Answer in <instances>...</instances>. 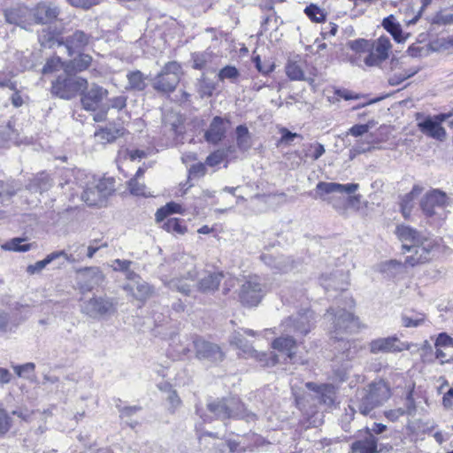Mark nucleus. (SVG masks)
Listing matches in <instances>:
<instances>
[{
    "label": "nucleus",
    "instance_id": "nucleus-1",
    "mask_svg": "<svg viewBox=\"0 0 453 453\" xmlns=\"http://www.w3.org/2000/svg\"><path fill=\"white\" fill-rule=\"evenodd\" d=\"M345 299L344 308L340 306L336 309L330 307L325 318L331 322L329 328L331 338L342 342L343 345L342 355L348 360H350L357 354V349L352 347L353 342L345 341V336L358 330L359 321L350 311L347 310V308L350 310L354 307V300L350 297H346Z\"/></svg>",
    "mask_w": 453,
    "mask_h": 453
},
{
    "label": "nucleus",
    "instance_id": "nucleus-2",
    "mask_svg": "<svg viewBox=\"0 0 453 453\" xmlns=\"http://www.w3.org/2000/svg\"><path fill=\"white\" fill-rule=\"evenodd\" d=\"M391 396L389 385L382 380L372 381L356 395V400L349 405L350 418L357 411L362 415L367 416L377 407L382 405Z\"/></svg>",
    "mask_w": 453,
    "mask_h": 453
},
{
    "label": "nucleus",
    "instance_id": "nucleus-3",
    "mask_svg": "<svg viewBox=\"0 0 453 453\" xmlns=\"http://www.w3.org/2000/svg\"><path fill=\"white\" fill-rule=\"evenodd\" d=\"M357 188L358 184L356 183L340 184L319 181L316 186V193L323 201L332 204L336 211L342 212L346 209L347 202L352 199V197L346 198L343 195L353 194Z\"/></svg>",
    "mask_w": 453,
    "mask_h": 453
},
{
    "label": "nucleus",
    "instance_id": "nucleus-4",
    "mask_svg": "<svg viewBox=\"0 0 453 453\" xmlns=\"http://www.w3.org/2000/svg\"><path fill=\"white\" fill-rule=\"evenodd\" d=\"M208 410L217 418L225 420L227 418H241L247 422L255 421L257 415L248 411L241 400L237 397L223 398L208 403Z\"/></svg>",
    "mask_w": 453,
    "mask_h": 453
},
{
    "label": "nucleus",
    "instance_id": "nucleus-5",
    "mask_svg": "<svg viewBox=\"0 0 453 453\" xmlns=\"http://www.w3.org/2000/svg\"><path fill=\"white\" fill-rule=\"evenodd\" d=\"M182 266L178 268V274L171 279H163V282L169 289L188 296L197 277V272L193 257L187 256L182 257Z\"/></svg>",
    "mask_w": 453,
    "mask_h": 453
},
{
    "label": "nucleus",
    "instance_id": "nucleus-6",
    "mask_svg": "<svg viewBox=\"0 0 453 453\" xmlns=\"http://www.w3.org/2000/svg\"><path fill=\"white\" fill-rule=\"evenodd\" d=\"M88 88L86 79L76 75H59L51 85V93L65 100L75 97L79 93Z\"/></svg>",
    "mask_w": 453,
    "mask_h": 453
},
{
    "label": "nucleus",
    "instance_id": "nucleus-7",
    "mask_svg": "<svg viewBox=\"0 0 453 453\" xmlns=\"http://www.w3.org/2000/svg\"><path fill=\"white\" fill-rule=\"evenodd\" d=\"M453 199L440 189H433L427 192L420 201V208L427 217L438 216L445 218V210L451 206Z\"/></svg>",
    "mask_w": 453,
    "mask_h": 453
},
{
    "label": "nucleus",
    "instance_id": "nucleus-8",
    "mask_svg": "<svg viewBox=\"0 0 453 453\" xmlns=\"http://www.w3.org/2000/svg\"><path fill=\"white\" fill-rule=\"evenodd\" d=\"M435 247V241L428 237L422 240V242H419V243L403 244V250L404 252L411 253L406 257L405 264L413 267L430 261L433 250Z\"/></svg>",
    "mask_w": 453,
    "mask_h": 453
},
{
    "label": "nucleus",
    "instance_id": "nucleus-9",
    "mask_svg": "<svg viewBox=\"0 0 453 453\" xmlns=\"http://www.w3.org/2000/svg\"><path fill=\"white\" fill-rule=\"evenodd\" d=\"M313 321V311L306 309L296 315L289 316L281 323L280 326L283 333L303 336L311 331Z\"/></svg>",
    "mask_w": 453,
    "mask_h": 453
},
{
    "label": "nucleus",
    "instance_id": "nucleus-10",
    "mask_svg": "<svg viewBox=\"0 0 453 453\" xmlns=\"http://www.w3.org/2000/svg\"><path fill=\"white\" fill-rule=\"evenodd\" d=\"M267 291L266 286L257 275L250 276L242 285L240 290L241 302L248 306H257Z\"/></svg>",
    "mask_w": 453,
    "mask_h": 453
},
{
    "label": "nucleus",
    "instance_id": "nucleus-11",
    "mask_svg": "<svg viewBox=\"0 0 453 453\" xmlns=\"http://www.w3.org/2000/svg\"><path fill=\"white\" fill-rule=\"evenodd\" d=\"M181 67L175 61L165 65L161 72L155 78L154 88L162 92H172L180 82Z\"/></svg>",
    "mask_w": 453,
    "mask_h": 453
},
{
    "label": "nucleus",
    "instance_id": "nucleus-12",
    "mask_svg": "<svg viewBox=\"0 0 453 453\" xmlns=\"http://www.w3.org/2000/svg\"><path fill=\"white\" fill-rule=\"evenodd\" d=\"M193 343L196 349V356L199 360L215 364L224 359V353L217 344L201 338L194 340Z\"/></svg>",
    "mask_w": 453,
    "mask_h": 453
},
{
    "label": "nucleus",
    "instance_id": "nucleus-13",
    "mask_svg": "<svg viewBox=\"0 0 453 453\" xmlns=\"http://www.w3.org/2000/svg\"><path fill=\"white\" fill-rule=\"evenodd\" d=\"M370 352L378 353H395L410 349V343L401 342L396 336H388L377 338L369 343Z\"/></svg>",
    "mask_w": 453,
    "mask_h": 453
},
{
    "label": "nucleus",
    "instance_id": "nucleus-14",
    "mask_svg": "<svg viewBox=\"0 0 453 453\" xmlns=\"http://www.w3.org/2000/svg\"><path fill=\"white\" fill-rule=\"evenodd\" d=\"M114 303L110 297H92L82 304V311L89 317L103 316L114 311Z\"/></svg>",
    "mask_w": 453,
    "mask_h": 453
},
{
    "label": "nucleus",
    "instance_id": "nucleus-15",
    "mask_svg": "<svg viewBox=\"0 0 453 453\" xmlns=\"http://www.w3.org/2000/svg\"><path fill=\"white\" fill-rule=\"evenodd\" d=\"M6 22L17 25L24 29L33 24L32 9L25 5H17L4 11Z\"/></svg>",
    "mask_w": 453,
    "mask_h": 453
},
{
    "label": "nucleus",
    "instance_id": "nucleus-16",
    "mask_svg": "<svg viewBox=\"0 0 453 453\" xmlns=\"http://www.w3.org/2000/svg\"><path fill=\"white\" fill-rule=\"evenodd\" d=\"M445 119L444 115H438L435 119L428 116L418 123V127L424 134L439 141H443L446 137V131L441 123Z\"/></svg>",
    "mask_w": 453,
    "mask_h": 453
},
{
    "label": "nucleus",
    "instance_id": "nucleus-17",
    "mask_svg": "<svg viewBox=\"0 0 453 453\" xmlns=\"http://www.w3.org/2000/svg\"><path fill=\"white\" fill-rule=\"evenodd\" d=\"M81 96L83 108L87 111H96L103 99L108 96V90L94 83L87 91L81 92Z\"/></svg>",
    "mask_w": 453,
    "mask_h": 453
},
{
    "label": "nucleus",
    "instance_id": "nucleus-18",
    "mask_svg": "<svg viewBox=\"0 0 453 453\" xmlns=\"http://www.w3.org/2000/svg\"><path fill=\"white\" fill-rule=\"evenodd\" d=\"M60 13L53 4L39 3L32 9L33 24H48L56 20Z\"/></svg>",
    "mask_w": 453,
    "mask_h": 453
},
{
    "label": "nucleus",
    "instance_id": "nucleus-19",
    "mask_svg": "<svg viewBox=\"0 0 453 453\" xmlns=\"http://www.w3.org/2000/svg\"><path fill=\"white\" fill-rule=\"evenodd\" d=\"M78 273L81 276L80 286L83 291H91L104 281V275L98 267L81 268Z\"/></svg>",
    "mask_w": 453,
    "mask_h": 453
},
{
    "label": "nucleus",
    "instance_id": "nucleus-20",
    "mask_svg": "<svg viewBox=\"0 0 453 453\" xmlns=\"http://www.w3.org/2000/svg\"><path fill=\"white\" fill-rule=\"evenodd\" d=\"M226 123H228V121L225 120L223 118L219 116L214 117L204 133L205 141L214 145L221 142L226 136Z\"/></svg>",
    "mask_w": 453,
    "mask_h": 453
},
{
    "label": "nucleus",
    "instance_id": "nucleus-21",
    "mask_svg": "<svg viewBox=\"0 0 453 453\" xmlns=\"http://www.w3.org/2000/svg\"><path fill=\"white\" fill-rule=\"evenodd\" d=\"M90 40V35L81 30H76L72 35L66 36L63 43L65 45L69 55H73L83 50Z\"/></svg>",
    "mask_w": 453,
    "mask_h": 453
},
{
    "label": "nucleus",
    "instance_id": "nucleus-22",
    "mask_svg": "<svg viewBox=\"0 0 453 453\" xmlns=\"http://www.w3.org/2000/svg\"><path fill=\"white\" fill-rule=\"evenodd\" d=\"M307 388L316 392V397L320 403L332 406L334 403L335 390L334 386L324 384L318 386L312 382L306 384Z\"/></svg>",
    "mask_w": 453,
    "mask_h": 453
},
{
    "label": "nucleus",
    "instance_id": "nucleus-23",
    "mask_svg": "<svg viewBox=\"0 0 453 453\" xmlns=\"http://www.w3.org/2000/svg\"><path fill=\"white\" fill-rule=\"evenodd\" d=\"M377 438L371 433L361 440H357L350 446V453H379Z\"/></svg>",
    "mask_w": 453,
    "mask_h": 453
},
{
    "label": "nucleus",
    "instance_id": "nucleus-24",
    "mask_svg": "<svg viewBox=\"0 0 453 453\" xmlns=\"http://www.w3.org/2000/svg\"><path fill=\"white\" fill-rule=\"evenodd\" d=\"M230 343L242 349L244 354L258 358L260 361H262V357L266 356L265 353L257 352L239 331L233 333L230 337Z\"/></svg>",
    "mask_w": 453,
    "mask_h": 453
},
{
    "label": "nucleus",
    "instance_id": "nucleus-25",
    "mask_svg": "<svg viewBox=\"0 0 453 453\" xmlns=\"http://www.w3.org/2000/svg\"><path fill=\"white\" fill-rule=\"evenodd\" d=\"M124 289L132 293V295L141 301L148 299L153 293V288L142 280H135V284H127Z\"/></svg>",
    "mask_w": 453,
    "mask_h": 453
},
{
    "label": "nucleus",
    "instance_id": "nucleus-26",
    "mask_svg": "<svg viewBox=\"0 0 453 453\" xmlns=\"http://www.w3.org/2000/svg\"><path fill=\"white\" fill-rule=\"evenodd\" d=\"M396 234L403 244L409 243H419L422 242L426 236L418 233L416 229L409 226H399L396 228Z\"/></svg>",
    "mask_w": 453,
    "mask_h": 453
},
{
    "label": "nucleus",
    "instance_id": "nucleus-27",
    "mask_svg": "<svg viewBox=\"0 0 453 453\" xmlns=\"http://www.w3.org/2000/svg\"><path fill=\"white\" fill-rule=\"evenodd\" d=\"M19 143V132L14 128L12 121L0 126V147Z\"/></svg>",
    "mask_w": 453,
    "mask_h": 453
},
{
    "label": "nucleus",
    "instance_id": "nucleus-28",
    "mask_svg": "<svg viewBox=\"0 0 453 453\" xmlns=\"http://www.w3.org/2000/svg\"><path fill=\"white\" fill-rule=\"evenodd\" d=\"M127 90L142 91L147 87V77L139 70L129 71L127 73Z\"/></svg>",
    "mask_w": 453,
    "mask_h": 453
},
{
    "label": "nucleus",
    "instance_id": "nucleus-29",
    "mask_svg": "<svg viewBox=\"0 0 453 453\" xmlns=\"http://www.w3.org/2000/svg\"><path fill=\"white\" fill-rule=\"evenodd\" d=\"M53 185L52 179L49 174L41 173L36 175L28 184V189L32 192L43 193L48 191Z\"/></svg>",
    "mask_w": 453,
    "mask_h": 453
},
{
    "label": "nucleus",
    "instance_id": "nucleus-30",
    "mask_svg": "<svg viewBox=\"0 0 453 453\" xmlns=\"http://www.w3.org/2000/svg\"><path fill=\"white\" fill-rule=\"evenodd\" d=\"M61 257H66L65 256V250H58L51 252L50 254L47 255L46 257L42 260L37 261L36 263L33 265H29L27 268V272L29 274H35L39 273L41 271H42L46 265L50 264L51 262L55 260L60 259Z\"/></svg>",
    "mask_w": 453,
    "mask_h": 453
},
{
    "label": "nucleus",
    "instance_id": "nucleus-31",
    "mask_svg": "<svg viewBox=\"0 0 453 453\" xmlns=\"http://www.w3.org/2000/svg\"><path fill=\"white\" fill-rule=\"evenodd\" d=\"M339 276H343V274L339 273V272H335L329 276L323 275L321 277V285L326 291H329L331 288L344 291L347 288L348 282L346 280H339Z\"/></svg>",
    "mask_w": 453,
    "mask_h": 453
},
{
    "label": "nucleus",
    "instance_id": "nucleus-32",
    "mask_svg": "<svg viewBox=\"0 0 453 453\" xmlns=\"http://www.w3.org/2000/svg\"><path fill=\"white\" fill-rule=\"evenodd\" d=\"M65 256L60 257L63 261L59 263V265H63L65 262L73 264L82 261L85 257V245L73 244L69 246L68 252L65 251Z\"/></svg>",
    "mask_w": 453,
    "mask_h": 453
},
{
    "label": "nucleus",
    "instance_id": "nucleus-33",
    "mask_svg": "<svg viewBox=\"0 0 453 453\" xmlns=\"http://www.w3.org/2000/svg\"><path fill=\"white\" fill-rule=\"evenodd\" d=\"M81 199L88 206H100L104 203V200L97 191L94 182L84 188L81 193Z\"/></svg>",
    "mask_w": 453,
    "mask_h": 453
},
{
    "label": "nucleus",
    "instance_id": "nucleus-34",
    "mask_svg": "<svg viewBox=\"0 0 453 453\" xmlns=\"http://www.w3.org/2000/svg\"><path fill=\"white\" fill-rule=\"evenodd\" d=\"M272 345L273 349L286 352L290 359L293 358L295 355L294 349L296 348V341L293 336L279 337L273 341Z\"/></svg>",
    "mask_w": 453,
    "mask_h": 453
},
{
    "label": "nucleus",
    "instance_id": "nucleus-35",
    "mask_svg": "<svg viewBox=\"0 0 453 453\" xmlns=\"http://www.w3.org/2000/svg\"><path fill=\"white\" fill-rule=\"evenodd\" d=\"M222 278L221 273H209L198 282V288L202 292H212L218 289Z\"/></svg>",
    "mask_w": 453,
    "mask_h": 453
},
{
    "label": "nucleus",
    "instance_id": "nucleus-36",
    "mask_svg": "<svg viewBox=\"0 0 453 453\" xmlns=\"http://www.w3.org/2000/svg\"><path fill=\"white\" fill-rule=\"evenodd\" d=\"M236 144L240 150L247 151L251 147V135L244 125H239L236 129Z\"/></svg>",
    "mask_w": 453,
    "mask_h": 453
},
{
    "label": "nucleus",
    "instance_id": "nucleus-37",
    "mask_svg": "<svg viewBox=\"0 0 453 453\" xmlns=\"http://www.w3.org/2000/svg\"><path fill=\"white\" fill-rule=\"evenodd\" d=\"M15 60L19 65L18 69L19 71L28 70L35 66V54L28 49L24 51H17Z\"/></svg>",
    "mask_w": 453,
    "mask_h": 453
},
{
    "label": "nucleus",
    "instance_id": "nucleus-38",
    "mask_svg": "<svg viewBox=\"0 0 453 453\" xmlns=\"http://www.w3.org/2000/svg\"><path fill=\"white\" fill-rule=\"evenodd\" d=\"M123 134V128H102L95 133L96 138L102 143L112 142Z\"/></svg>",
    "mask_w": 453,
    "mask_h": 453
},
{
    "label": "nucleus",
    "instance_id": "nucleus-39",
    "mask_svg": "<svg viewBox=\"0 0 453 453\" xmlns=\"http://www.w3.org/2000/svg\"><path fill=\"white\" fill-rule=\"evenodd\" d=\"M382 26L393 36L395 42H402L405 40L402 36L401 26L395 22L393 15L385 18L382 21Z\"/></svg>",
    "mask_w": 453,
    "mask_h": 453
},
{
    "label": "nucleus",
    "instance_id": "nucleus-40",
    "mask_svg": "<svg viewBox=\"0 0 453 453\" xmlns=\"http://www.w3.org/2000/svg\"><path fill=\"white\" fill-rule=\"evenodd\" d=\"M391 48L390 40L387 36H380L373 43H372V50L375 52L380 58L386 60L388 58V51Z\"/></svg>",
    "mask_w": 453,
    "mask_h": 453
},
{
    "label": "nucleus",
    "instance_id": "nucleus-41",
    "mask_svg": "<svg viewBox=\"0 0 453 453\" xmlns=\"http://www.w3.org/2000/svg\"><path fill=\"white\" fill-rule=\"evenodd\" d=\"M26 242L24 238H12V240L2 244V249L4 250L16 251V252H26L31 249L30 243H23Z\"/></svg>",
    "mask_w": 453,
    "mask_h": 453
},
{
    "label": "nucleus",
    "instance_id": "nucleus-42",
    "mask_svg": "<svg viewBox=\"0 0 453 453\" xmlns=\"http://www.w3.org/2000/svg\"><path fill=\"white\" fill-rule=\"evenodd\" d=\"M94 184L104 201L114 191V180L111 178L100 179Z\"/></svg>",
    "mask_w": 453,
    "mask_h": 453
},
{
    "label": "nucleus",
    "instance_id": "nucleus-43",
    "mask_svg": "<svg viewBox=\"0 0 453 453\" xmlns=\"http://www.w3.org/2000/svg\"><path fill=\"white\" fill-rule=\"evenodd\" d=\"M303 157L311 158L312 160H318L325 152V147L319 142H313L304 145Z\"/></svg>",
    "mask_w": 453,
    "mask_h": 453
},
{
    "label": "nucleus",
    "instance_id": "nucleus-44",
    "mask_svg": "<svg viewBox=\"0 0 453 453\" xmlns=\"http://www.w3.org/2000/svg\"><path fill=\"white\" fill-rule=\"evenodd\" d=\"M286 74L291 81H303L304 73L302 66L294 61H289L286 65Z\"/></svg>",
    "mask_w": 453,
    "mask_h": 453
},
{
    "label": "nucleus",
    "instance_id": "nucleus-45",
    "mask_svg": "<svg viewBox=\"0 0 453 453\" xmlns=\"http://www.w3.org/2000/svg\"><path fill=\"white\" fill-rule=\"evenodd\" d=\"M182 220L177 218H171L167 219L163 228L171 234H183L187 231V227L181 224Z\"/></svg>",
    "mask_w": 453,
    "mask_h": 453
},
{
    "label": "nucleus",
    "instance_id": "nucleus-46",
    "mask_svg": "<svg viewBox=\"0 0 453 453\" xmlns=\"http://www.w3.org/2000/svg\"><path fill=\"white\" fill-rule=\"evenodd\" d=\"M307 17L313 22H321L325 20L326 14L323 10L316 4H310L304 9Z\"/></svg>",
    "mask_w": 453,
    "mask_h": 453
},
{
    "label": "nucleus",
    "instance_id": "nucleus-47",
    "mask_svg": "<svg viewBox=\"0 0 453 453\" xmlns=\"http://www.w3.org/2000/svg\"><path fill=\"white\" fill-rule=\"evenodd\" d=\"M12 420L8 412L0 406V438L4 437L12 428Z\"/></svg>",
    "mask_w": 453,
    "mask_h": 453
},
{
    "label": "nucleus",
    "instance_id": "nucleus-48",
    "mask_svg": "<svg viewBox=\"0 0 453 453\" xmlns=\"http://www.w3.org/2000/svg\"><path fill=\"white\" fill-rule=\"evenodd\" d=\"M38 40L41 45L44 48H51L57 40V34L55 32L42 29L38 35Z\"/></svg>",
    "mask_w": 453,
    "mask_h": 453
},
{
    "label": "nucleus",
    "instance_id": "nucleus-49",
    "mask_svg": "<svg viewBox=\"0 0 453 453\" xmlns=\"http://www.w3.org/2000/svg\"><path fill=\"white\" fill-rule=\"evenodd\" d=\"M240 76V73L235 66L226 65L222 68L218 74L219 81L230 80L232 82H234L237 78Z\"/></svg>",
    "mask_w": 453,
    "mask_h": 453
},
{
    "label": "nucleus",
    "instance_id": "nucleus-50",
    "mask_svg": "<svg viewBox=\"0 0 453 453\" xmlns=\"http://www.w3.org/2000/svg\"><path fill=\"white\" fill-rule=\"evenodd\" d=\"M403 270V264L396 260H390L381 265V272L394 277Z\"/></svg>",
    "mask_w": 453,
    "mask_h": 453
},
{
    "label": "nucleus",
    "instance_id": "nucleus-51",
    "mask_svg": "<svg viewBox=\"0 0 453 453\" xmlns=\"http://www.w3.org/2000/svg\"><path fill=\"white\" fill-rule=\"evenodd\" d=\"M91 62V56L88 54H79V56L73 60V65L77 72H81L87 69Z\"/></svg>",
    "mask_w": 453,
    "mask_h": 453
},
{
    "label": "nucleus",
    "instance_id": "nucleus-52",
    "mask_svg": "<svg viewBox=\"0 0 453 453\" xmlns=\"http://www.w3.org/2000/svg\"><path fill=\"white\" fill-rule=\"evenodd\" d=\"M128 187L131 194L134 196H149L146 186L143 183L139 182L136 178H133L129 180Z\"/></svg>",
    "mask_w": 453,
    "mask_h": 453
},
{
    "label": "nucleus",
    "instance_id": "nucleus-53",
    "mask_svg": "<svg viewBox=\"0 0 453 453\" xmlns=\"http://www.w3.org/2000/svg\"><path fill=\"white\" fill-rule=\"evenodd\" d=\"M17 326L18 323L13 322L8 313L0 312V335L12 331Z\"/></svg>",
    "mask_w": 453,
    "mask_h": 453
},
{
    "label": "nucleus",
    "instance_id": "nucleus-54",
    "mask_svg": "<svg viewBox=\"0 0 453 453\" xmlns=\"http://www.w3.org/2000/svg\"><path fill=\"white\" fill-rule=\"evenodd\" d=\"M226 156V152L223 150H217L206 157L205 164L211 167L216 166L224 160Z\"/></svg>",
    "mask_w": 453,
    "mask_h": 453
},
{
    "label": "nucleus",
    "instance_id": "nucleus-55",
    "mask_svg": "<svg viewBox=\"0 0 453 453\" xmlns=\"http://www.w3.org/2000/svg\"><path fill=\"white\" fill-rule=\"evenodd\" d=\"M14 195H15L14 191L4 190L3 182L0 181V218L2 217V215L4 213L3 208L11 203L12 197Z\"/></svg>",
    "mask_w": 453,
    "mask_h": 453
},
{
    "label": "nucleus",
    "instance_id": "nucleus-56",
    "mask_svg": "<svg viewBox=\"0 0 453 453\" xmlns=\"http://www.w3.org/2000/svg\"><path fill=\"white\" fill-rule=\"evenodd\" d=\"M210 56L207 53H194L192 54L193 68L202 70L205 68Z\"/></svg>",
    "mask_w": 453,
    "mask_h": 453
},
{
    "label": "nucleus",
    "instance_id": "nucleus-57",
    "mask_svg": "<svg viewBox=\"0 0 453 453\" xmlns=\"http://www.w3.org/2000/svg\"><path fill=\"white\" fill-rule=\"evenodd\" d=\"M431 23L440 26L453 24V13L446 14L442 12H439L433 17Z\"/></svg>",
    "mask_w": 453,
    "mask_h": 453
},
{
    "label": "nucleus",
    "instance_id": "nucleus-58",
    "mask_svg": "<svg viewBox=\"0 0 453 453\" xmlns=\"http://www.w3.org/2000/svg\"><path fill=\"white\" fill-rule=\"evenodd\" d=\"M261 259L264 261L265 265H267L272 269H274L278 273H288V265L280 266L276 265V257L268 254H262Z\"/></svg>",
    "mask_w": 453,
    "mask_h": 453
},
{
    "label": "nucleus",
    "instance_id": "nucleus-59",
    "mask_svg": "<svg viewBox=\"0 0 453 453\" xmlns=\"http://www.w3.org/2000/svg\"><path fill=\"white\" fill-rule=\"evenodd\" d=\"M281 134L280 140L279 141V144L290 145L295 138H302V136L297 133H292L286 127H282L280 130Z\"/></svg>",
    "mask_w": 453,
    "mask_h": 453
},
{
    "label": "nucleus",
    "instance_id": "nucleus-60",
    "mask_svg": "<svg viewBox=\"0 0 453 453\" xmlns=\"http://www.w3.org/2000/svg\"><path fill=\"white\" fill-rule=\"evenodd\" d=\"M198 90L202 96H211L215 90V85L211 81L203 79L199 82Z\"/></svg>",
    "mask_w": 453,
    "mask_h": 453
},
{
    "label": "nucleus",
    "instance_id": "nucleus-61",
    "mask_svg": "<svg viewBox=\"0 0 453 453\" xmlns=\"http://www.w3.org/2000/svg\"><path fill=\"white\" fill-rule=\"evenodd\" d=\"M422 190H423L422 187H420L418 185L413 186L411 191L409 192L408 194H406L403 197L401 204H406V205L411 204V206H412L414 199L421 194Z\"/></svg>",
    "mask_w": 453,
    "mask_h": 453
},
{
    "label": "nucleus",
    "instance_id": "nucleus-62",
    "mask_svg": "<svg viewBox=\"0 0 453 453\" xmlns=\"http://www.w3.org/2000/svg\"><path fill=\"white\" fill-rule=\"evenodd\" d=\"M371 127L372 125H370V123L354 125L349 129L348 134L355 137L363 136L369 132Z\"/></svg>",
    "mask_w": 453,
    "mask_h": 453
},
{
    "label": "nucleus",
    "instance_id": "nucleus-63",
    "mask_svg": "<svg viewBox=\"0 0 453 453\" xmlns=\"http://www.w3.org/2000/svg\"><path fill=\"white\" fill-rule=\"evenodd\" d=\"M0 87L9 88L11 90L16 89V82L12 81V74L11 72H0Z\"/></svg>",
    "mask_w": 453,
    "mask_h": 453
},
{
    "label": "nucleus",
    "instance_id": "nucleus-64",
    "mask_svg": "<svg viewBox=\"0 0 453 453\" xmlns=\"http://www.w3.org/2000/svg\"><path fill=\"white\" fill-rule=\"evenodd\" d=\"M371 148L372 142L370 140H359L350 150V152L353 153L354 155L362 154L370 150Z\"/></svg>",
    "mask_w": 453,
    "mask_h": 453
}]
</instances>
